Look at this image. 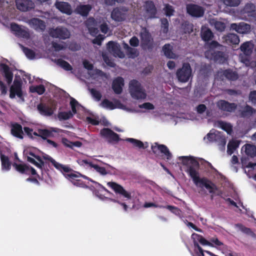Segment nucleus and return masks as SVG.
I'll return each mask as SVG.
<instances>
[{"label":"nucleus","instance_id":"864d4df0","mask_svg":"<svg viewBox=\"0 0 256 256\" xmlns=\"http://www.w3.org/2000/svg\"><path fill=\"white\" fill-rule=\"evenodd\" d=\"M94 168L97 172L102 175H106L107 174L106 170L104 168L99 166L98 165L96 164V166H94Z\"/></svg>","mask_w":256,"mask_h":256},{"label":"nucleus","instance_id":"0eeeda50","mask_svg":"<svg viewBox=\"0 0 256 256\" xmlns=\"http://www.w3.org/2000/svg\"><path fill=\"white\" fill-rule=\"evenodd\" d=\"M141 44L142 46L151 48L153 44V40L150 33L146 29H142L140 32Z\"/></svg>","mask_w":256,"mask_h":256},{"label":"nucleus","instance_id":"4468645a","mask_svg":"<svg viewBox=\"0 0 256 256\" xmlns=\"http://www.w3.org/2000/svg\"><path fill=\"white\" fill-rule=\"evenodd\" d=\"M11 30L14 32V34L18 36L28 38L30 37V34L24 27L16 24H12Z\"/></svg>","mask_w":256,"mask_h":256},{"label":"nucleus","instance_id":"9d476101","mask_svg":"<svg viewBox=\"0 0 256 256\" xmlns=\"http://www.w3.org/2000/svg\"><path fill=\"white\" fill-rule=\"evenodd\" d=\"M230 28L232 30H236L238 33L242 34H247L250 32L251 28L250 24L242 22L238 24H231Z\"/></svg>","mask_w":256,"mask_h":256},{"label":"nucleus","instance_id":"603ef678","mask_svg":"<svg viewBox=\"0 0 256 256\" xmlns=\"http://www.w3.org/2000/svg\"><path fill=\"white\" fill-rule=\"evenodd\" d=\"M24 52L26 56L29 58H32L34 56V52L30 49L24 48Z\"/></svg>","mask_w":256,"mask_h":256},{"label":"nucleus","instance_id":"680f3d73","mask_svg":"<svg viewBox=\"0 0 256 256\" xmlns=\"http://www.w3.org/2000/svg\"><path fill=\"white\" fill-rule=\"evenodd\" d=\"M65 177L68 180H76L80 176L78 174H70L65 175Z\"/></svg>","mask_w":256,"mask_h":256},{"label":"nucleus","instance_id":"412c9836","mask_svg":"<svg viewBox=\"0 0 256 256\" xmlns=\"http://www.w3.org/2000/svg\"><path fill=\"white\" fill-rule=\"evenodd\" d=\"M54 5L59 10L66 14L70 15L72 12L71 6L68 2L56 1Z\"/></svg>","mask_w":256,"mask_h":256},{"label":"nucleus","instance_id":"5fc2aeb1","mask_svg":"<svg viewBox=\"0 0 256 256\" xmlns=\"http://www.w3.org/2000/svg\"><path fill=\"white\" fill-rule=\"evenodd\" d=\"M102 58L104 60L108 65L110 66H114V63L109 59L108 56L106 54H102Z\"/></svg>","mask_w":256,"mask_h":256},{"label":"nucleus","instance_id":"a18cd8bd","mask_svg":"<svg viewBox=\"0 0 256 256\" xmlns=\"http://www.w3.org/2000/svg\"><path fill=\"white\" fill-rule=\"evenodd\" d=\"M57 64L58 66H61L66 70H72V66H70V65L64 60H58Z\"/></svg>","mask_w":256,"mask_h":256},{"label":"nucleus","instance_id":"5701e85b","mask_svg":"<svg viewBox=\"0 0 256 256\" xmlns=\"http://www.w3.org/2000/svg\"><path fill=\"white\" fill-rule=\"evenodd\" d=\"M124 86V80L121 77L116 78L112 82V88L116 94H120L122 92V86Z\"/></svg>","mask_w":256,"mask_h":256},{"label":"nucleus","instance_id":"4c0bfd02","mask_svg":"<svg viewBox=\"0 0 256 256\" xmlns=\"http://www.w3.org/2000/svg\"><path fill=\"white\" fill-rule=\"evenodd\" d=\"M30 90L32 92H36L38 94H42L45 91L44 87L42 85H39L37 86H31L30 88Z\"/></svg>","mask_w":256,"mask_h":256},{"label":"nucleus","instance_id":"c03bdc74","mask_svg":"<svg viewBox=\"0 0 256 256\" xmlns=\"http://www.w3.org/2000/svg\"><path fill=\"white\" fill-rule=\"evenodd\" d=\"M38 132V136L44 140H46L47 138L50 137L52 135V132L47 130H39Z\"/></svg>","mask_w":256,"mask_h":256},{"label":"nucleus","instance_id":"bf43d9fd","mask_svg":"<svg viewBox=\"0 0 256 256\" xmlns=\"http://www.w3.org/2000/svg\"><path fill=\"white\" fill-rule=\"evenodd\" d=\"M241 161H242V165L244 166H246V167L250 168H254L256 166V163L250 162L247 165H246V162H244V158H242Z\"/></svg>","mask_w":256,"mask_h":256},{"label":"nucleus","instance_id":"13d9d810","mask_svg":"<svg viewBox=\"0 0 256 256\" xmlns=\"http://www.w3.org/2000/svg\"><path fill=\"white\" fill-rule=\"evenodd\" d=\"M216 138V135L213 133L208 134L206 137L204 138V140H207L209 142H212L215 140Z\"/></svg>","mask_w":256,"mask_h":256},{"label":"nucleus","instance_id":"ddd939ff","mask_svg":"<svg viewBox=\"0 0 256 256\" xmlns=\"http://www.w3.org/2000/svg\"><path fill=\"white\" fill-rule=\"evenodd\" d=\"M186 10L190 15L195 17L202 16L204 14V10L200 6L195 4H188Z\"/></svg>","mask_w":256,"mask_h":256},{"label":"nucleus","instance_id":"473e14b6","mask_svg":"<svg viewBox=\"0 0 256 256\" xmlns=\"http://www.w3.org/2000/svg\"><path fill=\"white\" fill-rule=\"evenodd\" d=\"M0 66L2 70L3 71L7 82L8 84H10L12 82L13 78V74L12 72L10 71L9 68L5 64H2Z\"/></svg>","mask_w":256,"mask_h":256},{"label":"nucleus","instance_id":"bb28decb","mask_svg":"<svg viewBox=\"0 0 256 256\" xmlns=\"http://www.w3.org/2000/svg\"><path fill=\"white\" fill-rule=\"evenodd\" d=\"M224 41L227 44H237L240 42L238 36L234 34H230L222 37Z\"/></svg>","mask_w":256,"mask_h":256},{"label":"nucleus","instance_id":"79ce46f5","mask_svg":"<svg viewBox=\"0 0 256 256\" xmlns=\"http://www.w3.org/2000/svg\"><path fill=\"white\" fill-rule=\"evenodd\" d=\"M127 142H128L132 143L134 146L138 148H144V144L143 142L139 140L132 138H128L126 140Z\"/></svg>","mask_w":256,"mask_h":256},{"label":"nucleus","instance_id":"9b49d317","mask_svg":"<svg viewBox=\"0 0 256 256\" xmlns=\"http://www.w3.org/2000/svg\"><path fill=\"white\" fill-rule=\"evenodd\" d=\"M31 28L37 31H44L46 28V24L44 21L38 18H32L26 21Z\"/></svg>","mask_w":256,"mask_h":256},{"label":"nucleus","instance_id":"f3484780","mask_svg":"<svg viewBox=\"0 0 256 256\" xmlns=\"http://www.w3.org/2000/svg\"><path fill=\"white\" fill-rule=\"evenodd\" d=\"M218 108L222 110L232 112L236 108V105L234 103H229L224 100H220L216 103Z\"/></svg>","mask_w":256,"mask_h":256},{"label":"nucleus","instance_id":"72a5a7b5","mask_svg":"<svg viewBox=\"0 0 256 256\" xmlns=\"http://www.w3.org/2000/svg\"><path fill=\"white\" fill-rule=\"evenodd\" d=\"M254 46L250 42L244 43L240 46V50L247 56L250 55L252 52Z\"/></svg>","mask_w":256,"mask_h":256},{"label":"nucleus","instance_id":"e433bc0d","mask_svg":"<svg viewBox=\"0 0 256 256\" xmlns=\"http://www.w3.org/2000/svg\"><path fill=\"white\" fill-rule=\"evenodd\" d=\"M124 48L130 57L134 58L137 56L138 52L136 49L130 47L126 44H124Z\"/></svg>","mask_w":256,"mask_h":256},{"label":"nucleus","instance_id":"aec40b11","mask_svg":"<svg viewBox=\"0 0 256 256\" xmlns=\"http://www.w3.org/2000/svg\"><path fill=\"white\" fill-rule=\"evenodd\" d=\"M146 16L148 18H152L155 16L156 9L152 2H147L144 6Z\"/></svg>","mask_w":256,"mask_h":256},{"label":"nucleus","instance_id":"c85d7f7f","mask_svg":"<svg viewBox=\"0 0 256 256\" xmlns=\"http://www.w3.org/2000/svg\"><path fill=\"white\" fill-rule=\"evenodd\" d=\"M37 108L40 114L42 115L50 116L52 114V109L45 104H39L38 105Z\"/></svg>","mask_w":256,"mask_h":256},{"label":"nucleus","instance_id":"69168bd1","mask_svg":"<svg viewBox=\"0 0 256 256\" xmlns=\"http://www.w3.org/2000/svg\"><path fill=\"white\" fill-rule=\"evenodd\" d=\"M83 64L84 67L88 70H91L93 68L92 64L86 60L83 62Z\"/></svg>","mask_w":256,"mask_h":256},{"label":"nucleus","instance_id":"6ab92c4d","mask_svg":"<svg viewBox=\"0 0 256 256\" xmlns=\"http://www.w3.org/2000/svg\"><path fill=\"white\" fill-rule=\"evenodd\" d=\"M152 149L153 152L155 154H156L158 151L164 154L168 160L171 158V154L170 152L167 147L164 145L158 144L156 143L154 145L152 146Z\"/></svg>","mask_w":256,"mask_h":256},{"label":"nucleus","instance_id":"a211bd4d","mask_svg":"<svg viewBox=\"0 0 256 256\" xmlns=\"http://www.w3.org/2000/svg\"><path fill=\"white\" fill-rule=\"evenodd\" d=\"M246 155L250 158L256 156V146L252 144H246L243 146L241 150Z\"/></svg>","mask_w":256,"mask_h":256},{"label":"nucleus","instance_id":"2f4dec72","mask_svg":"<svg viewBox=\"0 0 256 256\" xmlns=\"http://www.w3.org/2000/svg\"><path fill=\"white\" fill-rule=\"evenodd\" d=\"M240 143V140H232L230 141L228 144V154L229 155H231L234 152L238 147Z\"/></svg>","mask_w":256,"mask_h":256},{"label":"nucleus","instance_id":"a19ab883","mask_svg":"<svg viewBox=\"0 0 256 256\" xmlns=\"http://www.w3.org/2000/svg\"><path fill=\"white\" fill-rule=\"evenodd\" d=\"M30 154L36 158L40 162H36L34 158L29 156L28 157V160L29 162L34 164L37 167L41 168L44 165V162L41 160L39 156H36L32 154Z\"/></svg>","mask_w":256,"mask_h":256},{"label":"nucleus","instance_id":"58836bf2","mask_svg":"<svg viewBox=\"0 0 256 256\" xmlns=\"http://www.w3.org/2000/svg\"><path fill=\"white\" fill-rule=\"evenodd\" d=\"M73 116V114L71 111L67 112H60L58 114V118L60 120H67Z\"/></svg>","mask_w":256,"mask_h":256},{"label":"nucleus","instance_id":"c756f323","mask_svg":"<svg viewBox=\"0 0 256 256\" xmlns=\"http://www.w3.org/2000/svg\"><path fill=\"white\" fill-rule=\"evenodd\" d=\"M91 8L92 7L90 5L80 4L77 6L76 11L78 14H79L82 16H86Z\"/></svg>","mask_w":256,"mask_h":256},{"label":"nucleus","instance_id":"1a4fd4ad","mask_svg":"<svg viewBox=\"0 0 256 256\" xmlns=\"http://www.w3.org/2000/svg\"><path fill=\"white\" fill-rule=\"evenodd\" d=\"M127 10L126 8H115L111 14V17L115 21H123L126 19Z\"/></svg>","mask_w":256,"mask_h":256},{"label":"nucleus","instance_id":"dca6fc26","mask_svg":"<svg viewBox=\"0 0 256 256\" xmlns=\"http://www.w3.org/2000/svg\"><path fill=\"white\" fill-rule=\"evenodd\" d=\"M108 185L112 188L116 192L121 194L128 198H131L130 194L127 192L122 186L114 182H108Z\"/></svg>","mask_w":256,"mask_h":256},{"label":"nucleus","instance_id":"f257e3e1","mask_svg":"<svg viewBox=\"0 0 256 256\" xmlns=\"http://www.w3.org/2000/svg\"><path fill=\"white\" fill-rule=\"evenodd\" d=\"M182 162L184 164L188 166V172L194 184L199 186H204L210 193L212 194L211 196L212 198L214 195L220 194V192L214 184L206 179H200V178L198 173L196 170V168L199 166L198 162L192 158L184 157L183 158Z\"/></svg>","mask_w":256,"mask_h":256},{"label":"nucleus","instance_id":"37998d69","mask_svg":"<svg viewBox=\"0 0 256 256\" xmlns=\"http://www.w3.org/2000/svg\"><path fill=\"white\" fill-rule=\"evenodd\" d=\"M236 226L239 228V230H241L243 232L250 235L254 238H256V235L255 234H254L252 232L250 228H245L240 224H236Z\"/></svg>","mask_w":256,"mask_h":256},{"label":"nucleus","instance_id":"39448f33","mask_svg":"<svg viewBox=\"0 0 256 256\" xmlns=\"http://www.w3.org/2000/svg\"><path fill=\"white\" fill-rule=\"evenodd\" d=\"M107 48L110 54L115 57L122 58L124 57V54L120 50V46L114 42H109L107 44Z\"/></svg>","mask_w":256,"mask_h":256},{"label":"nucleus","instance_id":"393cba45","mask_svg":"<svg viewBox=\"0 0 256 256\" xmlns=\"http://www.w3.org/2000/svg\"><path fill=\"white\" fill-rule=\"evenodd\" d=\"M100 106L104 108L109 110H114L116 108L125 109V106L123 104L118 102L115 105L107 99H105L102 100L100 104Z\"/></svg>","mask_w":256,"mask_h":256},{"label":"nucleus","instance_id":"09e8293b","mask_svg":"<svg viewBox=\"0 0 256 256\" xmlns=\"http://www.w3.org/2000/svg\"><path fill=\"white\" fill-rule=\"evenodd\" d=\"M90 91L93 97L95 98L98 101L100 100L102 98V94L94 88L90 89Z\"/></svg>","mask_w":256,"mask_h":256},{"label":"nucleus","instance_id":"8fccbe9b","mask_svg":"<svg viewBox=\"0 0 256 256\" xmlns=\"http://www.w3.org/2000/svg\"><path fill=\"white\" fill-rule=\"evenodd\" d=\"M162 22V31L164 33H166L168 32V22L166 18H163L161 20Z\"/></svg>","mask_w":256,"mask_h":256},{"label":"nucleus","instance_id":"7ed1b4c3","mask_svg":"<svg viewBox=\"0 0 256 256\" xmlns=\"http://www.w3.org/2000/svg\"><path fill=\"white\" fill-rule=\"evenodd\" d=\"M176 74L180 82H187L192 76V70L190 64H184L182 68L178 70Z\"/></svg>","mask_w":256,"mask_h":256},{"label":"nucleus","instance_id":"b1692460","mask_svg":"<svg viewBox=\"0 0 256 256\" xmlns=\"http://www.w3.org/2000/svg\"><path fill=\"white\" fill-rule=\"evenodd\" d=\"M218 74L220 76H222V79H224V77L230 80H234L238 78V74L234 72L231 70H220L218 72Z\"/></svg>","mask_w":256,"mask_h":256},{"label":"nucleus","instance_id":"0e129e2a","mask_svg":"<svg viewBox=\"0 0 256 256\" xmlns=\"http://www.w3.org/2000/svg\"><path fill=\"white\" fill-rule=\"evenodd\" d=\"M250 99L253 103L256 104V90L250 93Z\"/></svg>","mask_w":256,"mask_h":256},{"label":"nucleus","instance_id":"f8f14e48","mask_svg":"<svg viewBox=\"0 0 256 256\" xmlns=\"http://www.w3.org/2000/svg\"><path fill=\"white\" fill-rule=\"evenodd\" d=\"M18 9L22 12H26L34 8V5L31 0H16Z\"/></svg>","mask_w":256,"mask_h":256},{"label":"nucleus","instance_id":"de8ad7c7","mask_svg":"<svg viewBox=\"0 0 256 256\" xmlns=\"http://www.w3.org/2000/svg\"><path fill=\"white\" fill-rule=\"evenodd\" d=\"M256 110L253 109L252 107L246 106L242 111L243 114L244 116H247L255 113Z\"/></svg>","mask_w":256,"mask_h":256},{"label":"nucleus","instance_id":"338daca9","mask_svg":"<svg viewBox=\"0 0 256 256\" xmlns=\"http://www.w3.org/2000/svg\"><path fill=\"white\" fill-rule=\"evenodd\" d=\"M52 46L56 50H60L64 48L62 44L58 43H53Z\"/></svg>","mask_w":256,"mask_h":256},{"label":"nucleus","instance_id":"c9c22d12","mask_svg":"<svg viewBox=\"0 0 256 256\" xmlns=\"http://www.w3.org/2000/svg\"><path fill=\"white\" fill-rule=\"evenodd\" d=\"M226 6L236 7L240 3V0H220Z\"/></svg>","mask_w":256,"mask_h":256},{"label":"nucleus","instance_id":"ea45409f","mask_svg":"<svg viewBox=\"0 0 256 256\" xmlns=\"http://www.w3.org/2000/svg\"><path fill=\"white\" fill-rule=\"evenodd\" d=\"M1 160L2 164V168L5 170H9L10 168V164L9 162L8 157L4 155H1Z\"/></svg>","mask_w":256,"mask_h":256},{"label":"nucleus","instance_id":"7c9ffc66","mask_svg":"<svg viewBox=\"0 0 256 256\" xmlns=\"http://www.w3.org/2000/svg\"><path fill=\"white\" fill-rule=\"evenodd\" d=\"M210 24L212 26H214L217 30L222 32L226 28L225 24L220 21L214 19H210L209 21Z\"/></svg>","mask_w":256,"mask_h":256},{"label":"nucleus","instance_id":"49530a36","mask_svg":"<svg viewBox=\"0 0 256 256\" xmlns=\"http://www.w3.org/2000/svg\"><path fill=\"white\" fill-rule=\"evenodd\" d=\"M164 10L165 12L166 16H169L173 15V14L174 12L173 8L168 4H165L164 8Z\"/></svg>","mask_w":256,"mask_h":256},{"label":"nucleus","instance_id":"774afa93","mask_svg":"<svg viewBox=\"0 0 256 256\" xmlns=\"http://www.w3.org/2000/svg\"><path fill=\"white\" fill-rule=\"evenodd\" d=\"M108 28L106 24H102L100 26V30L104 34H106L108 31Z\"/></svg>","mask_w":256,"mask_h":256},{"label":"nucleus","instance_id":"f704fd0d","mask_svg":"<svg viewBox=\"0 0 256 256\" xmlns=\"http://www.w3.org/2000/svg\"><path fill=\"white\" fill-rule=\"evenodd\" d=\"M218 126L222 129L225 130L228 134H230L232 132V126L230 124L223 122H219Z\"/></svg>","mask_w":256,"mask_h":256},{"label":"nucleus","instance_id":"4d7b16f0","mask_svg":"<svg viewBox=\"0 0 256 256\" xmlns=\"http://www.w3.org/2000/svg\"><path fill=\"white\" fill-rule=\"evenodd\" d=\"M140 108L148 110H152L154 108V106L150 102H146L140 105Z\"/></svg>","mask_w":256,"mask_h":256},{"label":"nucleus","instance_id":"423d86ee","mask_svg":"<svg viewBox=\"0 0 256 256\" xmlns=\"http://www.w3.org/2000/svg\"><path fill=\"white\" fill-rule=\"evenodd\" d=\"M100 134L109 142H118L120 140L118 135L108 128L102 130Z\"/></svg>","mask_w":256,"mask_h":256},{"label":"nucleus","instance_id":"3c124183","mask_svg":"<svg viewBox=\"0 0 256 256\" xmlns=\"http://www.w3.org/2000/svg\"><path fill=\"white\" fill-rule=\"evenodd\" d=\"M14 166H15L18 171L21 173H24V170L28 168V167L26 165L14 164Z\"/></svg>","mask_w":256,"mask_h":256},{"label":"nucleus","instance_id":"4be33fe9","mask_svg":"<svg viewBox=\"0 0 256 256\" xmlns=\"http://www.w3.org/2000/svg\"><path fill=\"white\" fill-rule=\"evenodd\" d=\"M162 52L164 55L168 58L176 59L178 55L173 52V46L170 44H166L162 47Z\"/></svg>","mask_w":256,"mask_h":256},{"label":"nucleus","instance_id":"e2e57ef3","mask_svg":"<svg viewBox=\"0 0 256 256\" xmlns=\"http://www.w3.org/2000/svg\"><path fill=\"white\" fill-rule=\"evenodd\" d=\"M199 242L203 245H208L210 246H212V244L202 237H200L198 240Z\"/></svg>","mask_w":256,"mask_h":256},{"label":"nucleus","instance_id":"6e6d98bb","mask_svg":"<svg viewBox=\"0 0 256 256\" xmlns=\"http://www.w3.org/2000/svg\"><path fill=\"white\" fill-rule=\"evenodd\" d=\"M130 43L132 46H137L139 44V40L136 36H134L130 40Z\"/></svg>","mask_w":256,"mask_h":256},{"label":"nucleus","instance_id":"20e7f679","mask_svg":"<svg viewBox=\"0 0 256 256\" xmlns=\"http://www.w3.org/2000/svg\"><path fill=\"white\" fill-rule=\"evenodd\" d=\"M49 34L53 38L62 39L69 38L70 35V31L66 28L63 26L50 28L49 30Z\"/></svg>","mask_w":256,"mask_h":256},{"label":"nucleus","instance_id":"6e6552de","mask_svg":"<svg viewBox=\"0 0 256 256\" xmlns=\"http://www.w3.org/2000/svg\"><path fill=\"white\" fill-rule=\"evenodd\" d=\"M16 95L22 98V84L19 80H15L10 88V97L14 98Z\"/></svg>","mask_w":256,"mask_h":256},{"label":"nucleus","instance_id":"cd10ccee","mask_svg":"<svg viewBox=\"0 0 256 256\" xmlns=\"http://www.w3.org/2000/svg\"><path fill=\"white\" fill-rule=\"evenodd\" d=\"M201 36L204 41H208L212 38L213 34L208 28L204 26L201 30Z\"/></svg>","mask_w":256,"mask_h":256},{"label":"nucleus","instance_id":"2eb2a0df","mask_svg":"<svg viewBox=\"0 0 256 256\" xmlns=\"http://www.w3.org/2000/svg\"><path fill=\"white\" fill-rule=\"evenodd\" d=\"M108 185L112 188L116 192L121 194L128 198H131L130 194L127 192L122 186L114 182H108Z\"/></svg>","mask_w":256,"mask_h":256},{"label":"nucleus","instance_id":"052dcab7","mask_svg":"<svg viewBox=\"0 0 256 256\" xmlns=\"http://www.w3.org/2000/svg\"><path fill=\"white\" fill-rule=\"evenodd\" d=\"M206 106L203 104L198 105L196 108L197 112L199 114L203 113L206 110Z\"/></svg>","mask_w":256,"mask_h":256},{"label":"nucleus","instance_id":"f03ea898","mask_svg":"<svg viewBox=\"0 0 256 256\" xmlns=\"http://www.w3.org/2000/svg\"><path fill=\"white\" fill-rule=\"evenodd\" d=\"M128 91L132 98L135 100L144 99L146 96L144 89L140 83L136 80L130 82Z\"/></svg>","mask_w":256,"mask_h":256},{"label":"nucleus","instance_id":"a878e982","mask_svg":"<svg viewBox=\"0 0 256 256\" xmlns=\"http://www.w3.org/2000/svg\"><path fill=\"white\" fill-rule=\"evenodd\" d=\"M11 134L14 136L20 139L23 138L22 134H24L22 130V126L18 124L12 125Z\"/></svg>","mask_w":256,"mask_h":256}]
</instances>
